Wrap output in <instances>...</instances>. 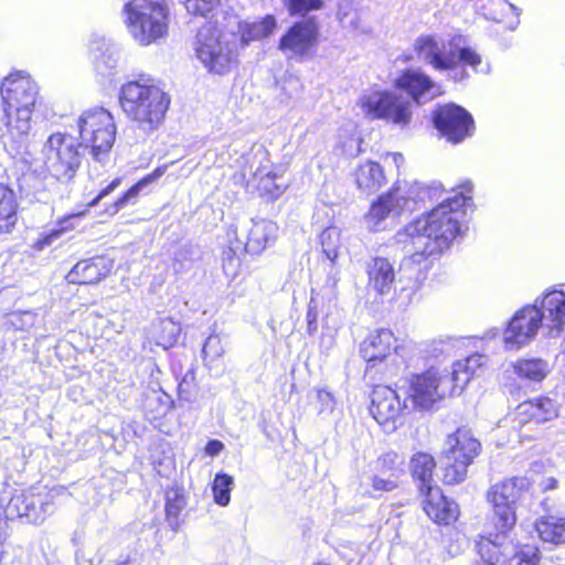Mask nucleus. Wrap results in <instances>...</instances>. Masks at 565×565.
Listing matches in <instances>:
<instances>
[{
  "label": "nucleus",
  "instance_id": "f257e3e1",
  "mask_svg": "<svg viewBox=\"0 0 565 565\" xmlns=\"http://www.w3.org/2000/svg\"><path fill=\"white\" fill-rule=\"evenodd\" d=\"M470 182L460 192L443 200L426 215L408 223L395 235L407 253L422 256H437L447 250L461 234L462 207L471 200Z\"/></svg>",
  "mask_w": 565,
  "mask_h": 565
},
{
  "label": "nucleus",
  "instance_id": "f03ea898",
  "mask_svg": "<svg viewBox=\"0 0 565 565\" xmlns=\"http://www.w3.org/2000/svg\"><path fill=\"white\" fill-rule=\"evenodd\" d=\"M0 92L3 111L1 140L4 147L19 151L26 143L32 128L39 87L28 74L17 72L4 77Z\"/></svg>",
  "mask_w": 565,
  "mask_h": 565
},
{
  "label": "nucleus",
  "instance_id": "7ed1b4c3",
  "mask_svg": "<svg viewBox=\"0 0 565 565\" xmlns=\"http://www.w3.org/2000/svg\"><path fill=\"white\" fill-rule=\"evenodd\" d=\"M529 488L530 481L525 477L505 478L489 488L487 501L492 507V522L497 532L480 536L476 543L477 552L487 558H494L492 550L498 544H503L513 530L516 523V503Z\"/></svg>",
  "mask_w": 565,
  "mask_h": 565
},
{
  "label": "nucleus",
  "instance_id": "20e7f679",
  "mask_svg": "<svg viewBox=\"0 0 565 565\" xmlns=\"http://www.w3.org/2000/svg\"><path fill=\"white\" fill-rule=\"evenodd\" d=\"M122 15L129 35L138 45L166 41L170 25L169 0H126Z\"/></svg>",
  "mask_w": 565,
  "mask_h": 565
},
{
  "label": "nucleus",
  "instance_id": "39448f33",
  "mask_svg": "<svg viewBox=\"0 0 565 565\" xmlns=\"http://www.w3.org/2000/svg\"><path fill=\"white\" fill-rule=\"evenodd\" d=\"M119 100L126 116L146 134L158 129L170 105L160 87L138 81L122 85Z\"/></svg>",
  "mask_w": 565,
  "mask_h": 565
},
{
  "label": "nucleus",
  "instance_id": "423d86ee",
  "mask_svg": "<svg viewBox=\"0 0 565 565\" xmlns=\"http://www.w3.org/2000/svg\"><path fill=\"white\" fill-rule=\"evenodd\" d=\"M414 50L419 61L437 72L454 71L459 65L476 68L481 57L471 47L466 45L462 35H452L448 39L425 34L415 40Z\"/></svg>",
  "mask_w": 565,
  "mask_h": 565
},
{
  "label": "nucleus",
  "instance_id": "0eeeda50",
  "mask_svg": "<svg viewBox=\"0 0 565 565\" xmlns=\"http://www.w3.org/2000/svg\"><path fill=\"white\" fill-rule=\"evenodd\" d=\"M238 49V35L223 31L207 21L196 32L193 50L196 58L210 72L223 75L230 72Z\"/></svg>",
  "mask_w": 565,
  "mask_h": 565
},
{
  "label": "nucleus",
  "instance_id": "6e6552de",
  "mask_svg": "<svg viewBox=\"0 0 565 565\" xmlns=\"http://www.w3.org/2000/svg\"><path fill=\"white\" fill-rule=\"evenodd\" d=\"M81 143L96 162H105L116 139L113 115L104 107L89 108L79 116Z\"/></svg>",
  "mask_w": 565,
  "mask_h": 565
},
{
  "label": "nucleus",
  "instance_id": "1a4fd4ad",
  "mask_svg": "<svg viewBox=\"0 0 565 565\" xmlns=\"http://www.w3.org/2000/svg\"><path fill=\"white\" fill-rule=\"evenodd\" d=\"M83 145L70 134H52L42 148V161L46 171L57 180H71L83 158Z\"/></svg>",
  "mask_w": 565,
  "mask_h": 565
},
{
  "label": "nucleus",
  "instance_id": "9d476101",
  "mask_svg": "<svg viewBox=\"0 0 565 565\" xmlns=\"http://www.w3.org/2000/svg\"><path fill=\"white\" fill-rule=\"evenodd\" d=\"M481 444L470 429L458 428L448 435L444 448V481L455 484L463 481L467 469L480 454Z\"/></svg>",
  "mask_w": 565,
  "mask_h": 565
},
{
  "label": "nucleus",
  "instance_id": "9b49d317",
  "mask_svg": "<svg viewBox=\"0 0 565 565\" xmlns=\"http://www.w3.org/2000/svg\"><path fill=\"white\" fill-rule=\"evenodd\" d=\"M447 395H457L449 380V371L430 369L413 376L407 388L404 408L428 411Z\"/></svg>",
  "mask_w": 565,
  "mask_h": 565
},
{
  "label": "nucleus",
  "instance_id": "f8f14e48",
  "mask_svg": "<svg viewBox=\"0 0 565 565\" xmlns=\"http://www.w3.org/2000/svg\"><path fill=\"white\" fill-rule=\"evenodd\" d=\"M360 105L369 117L401 128L409 126L413 118V102L395 92H370L361 97Z\"/></svg>",
  "mask_w": 565,
  "mask_h": 565
},
{
  "label": "nucleus",
  "instance_id": "ddd939ff",
  "mask_svg": "<svg viewBox=\"0 0 565 565\" xmlns=\"http://www.w3.org/2000/svg\"><path fill=\"white\" fill-rule=\"evenodd\" d=\"M241 160L242 169H248L253 174V182L262 196L275 200L285 192L287 184L284 177L274 171L263 146H253L249 153L243 154Z\"/></svg>",
  "mask_w": 565,
  "mask_h": 565
},
{
  "label": "nucleus",
  "instance_id": "4468645a",
  "mask_svg": "<svg viewBox=\"0 0 565 565\" xmlns=\"http://www.w3.org/2000/svg\"><path fill=\"white\" fill-rule=\"evenodd\" d=\"M319 42L317 24L311 20L294 23L280 36L278 50L288 62L302 63L310 60Z\"/></svg>",
  "mask_w": 565,
  "mask_h": 565
},
{
  "label": "nucleus",
  "instance_id": "2eb2a0df",
  "mask_svg": "<svg viewBox=\"0 0 565 565\" xmlns=\"http://www.w3.org/2000/svg\"><path fill=\"white\" fill-rule=\"evenodd\" d=\"M55 494L52 491L18 493L4 509L8 519H25L29 523H42L53 512Z\"/></svg>",
  "mask_w": 565,
  "mask_h": 565
},
{
  "label": "nucleus",
  "instance_id": "dca6fc26",
  "mask_svg": "<svg viewBox=\"0 0 565 565\" xmlns=\"http://www.w3.org/2000/svg\"><path fill=\"white\" fill-rule=\"evenodd\" d=\"M545 327L537 303L526 305L518 310L509 321L503 342L508 350H518L531 342L539 330Z\"/></svg>",
  "mask_w": 565,
  "mask_h": 565
},
{
  "label": "nucleus",
  "instance_id": "f3484780",
  "mask_svg": "<svg viewBox=\"0 0 565 565\" xmlns=\"http://www.w3.org/2000/svg\"><path fill=\"white\" fill-rule=\"evenodd\" d=\"M434 124L437 130L452 143L461 142L470 136L473 129L471 115L455 104L444 105L436 109Z\"/></svg>",
  "mask_w": 565,
  "mask_h": 565
},
{
  "label": "nucleus",
  "instance_id": "a211bd4d",
  "mask_svg": "<svg viewBox=\"0 0 565 565\" xmlns=\"http://www.w3.org/2000/svg\"><path fill=\"white\" fill-rule=\"evenodd\" d=\"M397 393L390 386L374 387L371 396L370 414L385 431H394L402 414Z\"/></svg>",
  "mask_w": 565,
  "mask_h": 565
},
{
  "label": "nucleus",
  "instance_id": "6ab92c4d",
  "mask_svg": "<svg viewBox=\"0 0 565 565\" xmlns=\"http://www.w3.org/2000/svg\"><path fill=\"white\" fill-rule=\"evenodd\" d=\"M398 191L399 190L394 186L388 193L381 195L377 201L371 205L370 211L365 215V223L370 231L380 232L386 230L390 220L406 212L405 209L414 205L408 199L402 202Z\"/></svg>",
  "mask_w": 565,
  "mask_h": 565
},
{
  "label": "nucleus",
  "instance_id": "aec40b11",
  "mask_svg": "<svg viewBox=\"0 0 565 565\" xmlns=\"http://www.w3.org/2000/svg\"><path fill=\"white\" fill-rule=\"evenodd\" d=\"M510 416L515 427L527 424H543L558 416V406L554 399L540 396L519 404Z\"/></svg>",
  "mask_w": 565,
  "mask_h": 565
},
{
  "label": "nucleus",
  "instance_id": "412c9836",
  "mask_svg": "<svg viewBox=\"0 0 565 565\" xmlns=\"http://www.w3.org/2000/svg\"><path fill=\"white\" fill-rule=\"evenodd\" d=\"M395 86L412 97L413 104H423L440 94L439 87L425 73L407 70L395 81Z\"/></svg>",
  "mask_w": 565,
  "mask_h": 565
},
{
  "label": "nucleus",
  "instance_id": "4be33fe9",
  "mask_svg": "<svg viewBox=\"0 0 565 565\" xmlns=\"http://www.w3.org/2000/svg\"><path fill=\"white\" fill-rule=\"evenodd\" d=\"M278 226L275 222L266 218H252L242 231L245 242L242 243L244 250L249 254L262 253L269 244L277 238Z\"/></svg>",
  "mask_w": 565,
  "mask_h": 565
},
{
  "label": "nucleus",
  "instance_id": "5701e85b",
  "mask_svg": "<svg viewBox=\"0 0 565 565\" xmlns=\"http://www.w3.org/2000/svg\"><path fill=\"white\" fill-rule=\"evenodd\" d=\"M396 338L388 329H380L370 333L360 345V353L367 367L384 361L396 350Z\"/></svg>",
  "mask_w": 565,
  "mask_h": 565
},
{
  "label": "nucleus",
  "instance_id": "b1692460",
  "mask_svg": "<svg viewBox=\"0 0 565 565\" xmlns=\"http://www.w3.org/2000/svg\"><path fill=\"white\" fill-rule=\"evenodd\" d=\"M539 312L542 321L551 333H559L565 326V292L563 290H548L537 298Z\"/></svg>",
  "mask_w": 565,
  "mask_h": 565
},
{
  "label": "nucleus",
  "instance_id": "393cba45",
  "mask_svg": "<svg viewBox=\"0 0 565 565\" xmlns=\"http://www.w3.org/2000/svg\"><path fill=\"white\" fill-rule=\"evenodd\" d=\"M426 495L424 510L436 523L449 524L458 516V505L449 501L438 487H429L422 492Z\"/></svg>",
  "mask_w": 565,
  "mask_h": 565
},
{
  "label": "nucleus",
  "instance_id": "a878e982",
  "mask_svg": "<svg viewBox=\"0 0 565 565\" xmlns=\"http://www.w3.org/2000/svg\"><path fill=\"white\" fill-rule=\"evenodd\" d=\"M369 287L379 295H388L395 281V268L385 257H375L367 265Z\"/></svg>",
  "mask_w": 565,
  "mask_h": 565
},
{
  "label": "nucleus",
  "instance_id": "bb28decb",
  "mask_svg": "<svg viewBox=\"0 0 565 565\" xmlns=\"http://www.w3.org/2000/svg\"><path fill=\"white\" fill-rule=\"evenodd\" d=\"M486 361L487 358L484 355L473 354L452 364V370L449 372V380H451L456 394H460L463 391L465 386L469 383L471 377L478 373Z\"/></svg>",
  "mask_w": 565,
  "mask_h": 565
},
{
  "label": "nucleus",
  "instance_id": "cd10ccee",
  "mask_svg": "<svg viewBox=\"0 0 565 565\" xmlns=\"http://www.w3.org/2000/svg\"><path fill=\"white\" fill-rule=\"evenodd\" d=\"M103 258H90L78 262L66 278L71 284H96L106 275Z\"/></svg>",
  "mask_w": 565,
  "mask_h": 565
},
{
  "label": "nucleus",
  "instance_id": "c85d7f7f",
  "mask_svg": "<svg viewBox=\"0 0 565 565\" xmlns=\"http://www.w3.org/2000/svg\"><path fill=\"white\" fill-rule=\"evenodd\" d=\"M276 28L277 21L274 15H266L259 21L241 23L238 41L242 46H246L253 41H260L268 38L274 33Z\"/></svg>",
  "mask_w": 565,
  "mask_h": 565
},
{
  "label": "nucleus",
  "instance_id": "c756f323",
  "mask_svg": "<svg viewBox=\"0 0 565 565\" xmlns=\"http://www.w3.org/2000/svg\"><path fill=\"white\" fill-rule=\"evenodd\" d=\"M355 183L363 192H375L385 183L382 167L375 161L361 163L354 172Z\"/></svg>",
  "mask_w": 565,
  "mask_h": 565
},
{
  "label": "nucleus",
  "instance_id": "7c9ffc66",
  "mask_svg": "<svg viewBox=\"0 0 565 565\" xmlns=\"http://www.w3.org/2000/svg\"><path fill=\"white\" fill-rule=\"evenodd\" d=\"M18 222V203L13 191L0 183V233H11Z\"/></svg>",
  "mask_w": 565,
  "mask_h": 565
},
{
  "label": "nucleus",
  "instance_id": "2f4dec72",
  "mask_svg": "<svg viewBox=\"0 0 565 565\" xmlns=\"http://www.w3.org/2000/svg\"><path fill=\"white\" fill-rule=\"evenodd\" d=\"M436 467L435 459L426 452H417L411 459L413 478L418 482L422 492L433 486V473Z\"/></svg>",
  "mask_w": 565,
  "mask_h": 565
},
{
  "label": "nucleus",
  "instance_id": "473e14b6",
  "mask_svg": "<svg viewBox=\"0 0 565 565\" xmlns=\"http://www.w3.org/2000/svg\"><path fill=\"white\" fill-rule=\"evenodd\" d=\"M395 188L399 190L398 195L402 202L405 199H408L414 204L412 207L405 209L406 212H412L418 207L419 203L427 202V196H430V192H434V196H437L439 192H443V188L439 183H433L429 185L417 182L414 184L398 183Z\"/></svg>",
  "mask_w": 565,
  "mask_h": 565
},
{
  "label": "nucleus",
  "instance_id": "72a5a7b5",
  "mask_svg": "<svg viewBox=\"0 0 565 565\" xmlns=\"http://www.w3.org/2000/svg\"><path fill=\"white\" fill-rule=\"evenodd\" d=\"M535 530L543 542L555 545L565 543V519L542 516L536 520Z\"/></svg>",
  "mask_w": 565,
  "mask_h": 565
},
{
  "label": "nucleus",
  "instance_id": "f704fd0d",
  "mask_svg": "<svg viewBox=\"0 0 565 565\" xmlns=\"http://www.w3.org/2000/svg\"><path fill=\"white\" fill-rule=\"evenodd\" d=\"M513 372L522 380L541 382L550 373L548 363L540 358L521 359L512 363Z\"/></svg>",
  "mask_w": 565,
  "mask_h": 565
},
{
  "label": "nucleus",
  "instance_id": "c9c22d12",
  "mask_svg": "<svg viewBox=\"0 0 565 565\" xmlns=\"http://www.w3.org/2000/svg\"><path fill=\"white\" fill-rule=\"evenodd\" d=\"M168 166H161L156 168L151 173L143 177L136 184H134L128 191H126L113 205V213H117L129 203H135L139 194L150 184L159 180L167 171Z\"/></svg>",
  "mask_w": 565,
  "mask_h": 565
},
{
  "label": "nucleus",
  "instance_id": "e433bc0d",
  "mask_svg": "<svg viewBox=\"0 0 565 565\" xmlns=\"http://www.w3.org/2000/svg\"><path fill=\"white\" fill-rule=\"evenodd\" d=\"M90 54L94 58L95 67L100 74H107L116 68L118 64L117 50L106 44L104 39L92 44Z\"/></svg>",
  "mask_w": 565,
  "mask_h": 565
},
{
  "label": "nucleus",
  "instance_id": "4c0bfd02",
  "mask_svg": "<svg viewBox=\"0 0 565 565\" xmlns=\"http://www.w3.org/2000/svg\"><path fill=\"white\" fill-rule=\"evenodd\" d=\"M504 545H512L513 551L507 557L505 565H537L540 552L531 545L518 546L510 540V534L504 540Z\"/></svg>",
  "mask_w": 565,
  "mask_h": 565
},
{
  "label": "nucleus",
  "instance_id": "58836bf2",
  "mask_svg": "<svg viewBox=\"0 0 565 565\" xmlns=\"http://www.w3.org/2000/svg\"><path fill=\"white\" fill-rule=\"evenodd\" d=\"M171 407V397L162 391L152 392L146 397L145 409L150 419H157L164 416Z\"/></svg>",
  "mask_w": 565,
  "mask_h": 565
},
{
  "label": "nucleus",
  "instance_id": "ea45409f",
  "mask_svg": "<svg viewBox=\"0 0 565 565\" xmlns=\"http://www.w3.org/2000/svg\"><path fill=\"white\" fill-rule=\"evenodd\" d=\"M320 243L322 252L330 260L331 265L335 264L341 246V231L335 226H329L320 234Z\"/></svg>",
  "mask_w": 565,
  "mask_h": 565
},
{
  "label": "nucleus",
  "instance_id": "a19ab883",
  "mask_svg": "<svg viewBox=\"0 0 565 565\" xmlns=\"http://www.w3.org/2000/svg\"><path fill=\"white\" fill-rule=\"evenodd\" d=\"M154 333L156 343L168 349L177 342L180 334V327L171 319H163L154 326Z\"/></svg>",
  "mask_w": 565,
  "mask_h": 565
},
{
  "label": "nucleus",
  "instance_id": "79ce46f5",
  "mask_svg": "<svg viewBox=\"0 0 565 565\" xmlns=\"http://www.w3.org/2000/svg\"><path fill=\"white\" fill-rule=\"evenodd\" d=\"M234 479L227 473H217L213 480L212 492L214 502L221 507L228 505Z\"/></svg>",
  "mask_w": 565,
  "mask_h": 565
},
{
  "label": "nucleus",
  "instance_id": "37998d69",
  "mask_svg": "<svg viewBox=\"0 0 565 565\" xmlns=\"http://www.w3.org/2000/svg\"><path fill=\"white\" fill-rule=\"evenodd\" d=\"M225 353V343L220 334H210L202 348L204 363L212 367Z\"/></svg>",
  "mask_w": 565,
  "mask_h": 565
},
{
  "label": "nucleus",
  "instance_id": "c03bdc74",
  "mask_svg": "<svg viewBox=\"0 0 565 565\" xmlns=\"http://www.w3.org/2000/svg\"><path fill=\"white\" fill-rule=\"evenodd\" d=\"M477 8L486 19L494 21L501 20L507 10L514 9L507 0H478Z\"/></svg>",
  "mask_w": 565,
  "mask_h": 565
},
{
  "label": "nucleus",
  "instance_id": "a18cd8bd",
  "mask_svg": "<svg viewBox=\"0 0 565 565\" xmlns=\"http://www.w3.org/2000/svg\"><path fill=\"white\" fill-rule=\"evenodd\" d=\"M280 89V103L288 105L290 100L299 97L303 89V85L299 76L294 74H285L278 83Z\"/></svg>",
  "mask_w": 565,
  "mask_h": 565
},
{
  "label": "nucleus",
  "instance_id": "49530a36",
  "mask_svg": "<svg viewBox=\"0 0 565 565\" xmlns=\"http://www.w3.org/2000/svg\"><path fill=\"white\" fill-rule=\"evenodd\" d=\"M337 18L342 28L358 31L360 26V14L350 0H343L339 3Z\"/></svg>",
  "mask_w": 565,
  "mask_h": 565
},
{
  "label": "nucleus",
  "instance_id": "de8ad7c7",
  "mask_svg": "<svg viewBox=\"0 0 565 565\" xmlns=\"http://www.w3.org/2000/svg\"><path fill=\"white\" fill-rule=\"evenodd\" d=\"M404 460L395 451H388L383 454L376 461V468L382 475H390L391 477H399L404 471Z\"/></svg>",
  "mask_w": 565,
  "mask_h": 565
},
{
  "label": "nucleus",
  "instance_id": "09e8293b",
  "mask_svg": "<svg viewBox=\"0 0 565 565\" xmlns=\"http://www.w3.org/2000/svg\"><path fill=\"white\" fill-rule=\"evenodd\" d=\"M287 7L290 14L305 15L310 11L319 10L322 8L321 0H281Z\"/></svg>",
  "mask_w": 565,
  "mask_h": 565
},
{
  "label": "nucleus",
  "instance_id": "8fccbe9b",
  "mask_svg": "<svg viewBox=\"0 0 565 565\" xmlns=\"http://www.w3.org/2000/svg\"><path fill=\"white\" fill-rule=\"evenodd\" d=\"M220 3V0H186L185 9L193 15H206L213 11Z\"/></svg>",
  "mask_w": 565,
  "mask_h": 565
},
{
  "label": "nucleus",
  "instance_id": "3c124183",
  "mask_svg": "<svg viewBox=\"0 0 565 565\" xmlns=\"http://www.w3.org/2000/svg\"><path fill=\"white\" fill-rule=\"evenodd\" d=\"M223 270L226 276L235 277L237 275L241 259L234 247H228L223 252Z\"/></svg>",
  "mask_w": 565,
  "mask_h": 565
},
{
  "label": "nucleus",
  "instance_id": "603ef678",
  "mask_svg": "<svg viewBox=\"0 0 565 565\" xmlns=\"http://www.w3.org/2000/svg\"><path fill=\"white\" fill-rule=\"evenodd\" d=\"M11 326L18 330H25L35 324L36 315L32 311L13 312L10 315Z\"/></svg>",
  "mask_w": 565,
  "mask_h": 565
},
{
  "label": "nucleus",
  "instance_id": "864d4df0",
  "mask_svg": "<svg viewBox=\"0 0 565 565\" xmlns=\"http://www.w3.org/2000/svg\"><path fill=\"white\" fill-rule=\"evenodd\" d=\"M398 477H391L390 475H375L372 478V488L375 492H390L397 488Z\"/></svg>",
  "mask_w": 565,
  "mask_h": 565
},
{
  "label": "nucleus",
  "instance_id": "5fc2aeb1",
  "mask_svg": "<svg viewBox=\"0 0 565 565\" xmlns=\"http://www.w3.org/2000/svg\"><path fill=\"white\" fill-rule=\"evenodd\" d=\"M87 211H81L77 213H72L68 215L63 216L60 218L55 224V230L58 232V234L62 236L64 233L74 230L78 223L79 220L85 216Z\"/></svg>",
  "mask_w": 565,
  "mask_h": 565
},
{
  "label": "nucleus",
  "instance_id": "6e6d98bb",
  "mask_svg": "<svg viewBox=\"0 0 565 565\" xmlns=\"http://www.w3.org/2000/svg\"><path fill=\"white\" fill-rule=\"evenodd\" d=\"M338 282L339 270L334 267V265H331V269L328 273L326 281L320 290L323 297L328 298L329 300L334 299L337 297Z\"/></svg>",
  "mask_w": 565,
  "mask_h": 565
},
{
  "label": "nucleus",
  "instance_id": "4d7b16f0",
  "mask_svg": "<svg viewBox=\"0 0 565 565\" xmlns=\"http://www.w3.org/2000/svg\"><path fill=\"white\" fill-rule=\"evenodd\" d=\"M316 398L319 403V414L332 413L335 407V399L331 392L324 388L316 390Z\"/></svg>",
  "mask_w": 565,
  "mask_h": 565
},
{
  "label": "nucleus",
  "instance_id": "13d9d810",
  "mask_svg": "<svg viewBox=\"0 0 565 565\" xmlns=\"http://www.w3.org/2000/svg\"><path fill=\"white\" fill-rule=\"evenodd\" d=\"M513 551L512 545H504L498 544L495 550H492L493 559L487 558L481 553L478 552L480 557L488 564V565H505L507 557H509L510 552Z\"/></svg>",
  "mask_w": 565,
  "mask_h": 565
},
{
  "label": "nucleus",
  "instance_id": "bf43d9fd",
  "mask_svg": "<svg viewBox=\"0 0 565 565\" xmlns=\"http://www.w3.org/2000/svg\"><path fill=\"white\" fill-rule=\"evenodd\" d=\"M61 237L58 232L53 227L50 232L42 234L36 242L33 244V248L36 250H43L51 246L55 241Z\"/></svg>",
  "mask_w": 565,
  "mask_h": 565
},
{
  "label": "nucleus",
  "instance_id": "052dcab7",
  "mask_svg": "<svg viewBox=\"0 0 565 565\" xmlns=\"http://www.w3.org/2000/svg\"><path fill=\"white\" fill-rule=\"evenodd\" d=\"M183 505L184 503L182 498L175 495L174 499H171L168 497L166 503V513L168 520L171 521V519H177L183 509Z\"/></svg>",
  "mask_w": 565,
  "mask_h": 565
},
{
  "label": "nucleus",
  "instance_id": "680f3d73",
  "mask_svg": "<svg viewBox=\"0 0 565 565\" xmlns=\"http://www.w3.org/2000/svg\"><path fill=\"white\" fill-rule=\"evenodd\" d=\"M121 184V178H115L110 181L104 189L99 191V193L88 203V207L96 206L98 202L114 192Z\"/></svg>",
  "mask_w": 565,
  "mask_h": 565
},
{
  "label": "nucleus",
  "instance_id": "e2e57ef3",
  "mask_svg": "<svg viewBox=\"0 0 565 565\" xmlns=\"http://www.w3.org/2000/svg\"><path fill=\"white\" fill-rule=\"evenodd\" d=\"M189 374L179 384V397L184 401H191V381L188 380Z\"/></svg>",
  "mask_w": 565,
  "mask_h": 565
},
{
  "label": "nucleus",
  "instance_id": "0e129e2a",
  "mask_svg": "<svg viewBox=\"0 0 565 565\" xmlns=\"http://www.w3.org/2000/svg\"><path fill=\"white\" fill-rule=\"evenodd\" d=\"M224 449V445L222 441L213 439L210 440L205 446V452L206 455L211 457H216L220 455V452Z\"/></svg>",
  "mask_w": 565,
  "mask_h": 565
},
{
  "label": "nucleus",
  "instance_id": "69168bd1",
  "mask_svg": "<svg viewBox=\"0 0 565 565\" xmlns=\"http://www.w3.org/2000/svg\"><path fill=\"white\" fill-rule=\"evenodd\" d=\"M557 486V480L554 477H548L542 480L540 487L543 491H548L555 489Z\"/></svg>",
  "mask_w": 565,
  "mask_h": 565
},
{
  "label": "nucleus",
  "instance_id": "338daca9",
  "mask_svg": "<svg viewBox=\"0 0 565 565\" xmlns=\"http://www.w3.org/2000/svg\"><path fill=\"white\" fill-rule=\"evenodd\" d=\"M6 526H7L6 521L0 518V543H2V541L7 536Z\"/></svg>",
  "mask_w": 565,
  "mask_h": 565
},
{
  "label": "nucleus",
  "instance_id": "774afa93",
  "mask_svg": "<svg viewBox=\"0 0 565 565\" xmlns=\"http://www.w3.org/2000/svg\"><path fill=\"white\" fill-rule=\"evenodd\" d=\"M500 329L494 328L486 332V338L493 339L497 338L500 334Z\"/></svg>",
  "mask_w": 565,
  "mask_h": 565
}]
</instances>
